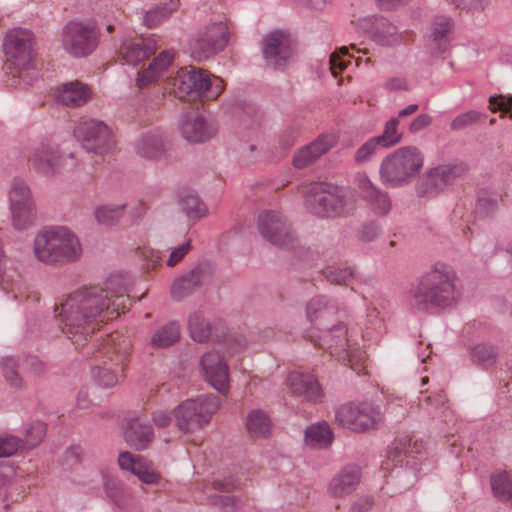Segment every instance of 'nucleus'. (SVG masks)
I'll return each instance as SVG.
<instances>
[{"mask_svg": "<svg viewBox=\"0 0 512 512\" xmlns=\"http://www.w3.org/2000/svg\"><path fill=\"white\" fill-rule=\"evenodd\" d=\"M471 361L482 367H489L496 362L497 349L487 343H477L470 348Z\"/></svg>", "mask_w": 512, "mask_h": 512, "instance_id": "nucleus-42", "label": "nucleus"}, {"mask_svg": "<svg viewBox=\"0 0 512 512\" xmlns=\"http://www.w3.org/2000/svg\"><path fill=\"white\" fill-rule=\"evenodd\" d=\"M45 434L46 425L40 421L34 422L25 429V437L22 442L27 448H33L43 440Z\"/></svg>", "mask_w": 512, "mask_h": 512, "instance_id": "nucleus-47", "label": "nucleus"}, {"mask_svg": "<svg viewBox=\"0 0 512 512\" xmlns=\"http://www.w3.org/2000/svg\"><path fill=\"white\" fill-rule=\"evenodd\" d=\"M93 378L99 386L104 388H111L118 382L116 374L108 368H95L93 370Z\"/></svg>", "mask_w": 512, "mask_h": 512, "instance_id": "nucleus-52", "label": "nucleus"}, {"mask_svg": "<svg viewBox=\"0 0 512 512\" xmlns=\"http://www.w3.org/2000/svg\"><path fill=\"white\" fill-rule=\"evenodd\" d=\"M373 505V499L369 496L358 498L350 507V512H367Z\"/></svg>", "mask_w": 512, "mask_h": 512, "instance_id": "nucleus-63", "label": "nucleus"}, {"mask_svg": "<svg viewBox=\"0 0 512 512\" xmlns=\"http://www.w3.org/2000/svg\"><path fill=\"white\" fill-rule=\"evenodd\" d=\"M1 366L7 382L14 388L22 387L23 381L18 372V361L14 357H6L3 358Z\"/></svg>", "mask_w": 512, "mask_h": 512, "instance_id": "nucleus-46", "label": "nucleus"}, {"mask_svg": "<svg viewBox=\"0 0 512 512\" xmlns=\"http://www.w3.org/2000/svg\"><path fill=\"white\" fill-rule=\"evenodd\" d=\"M334 439L330 425L327 422H318L310 425L305 430L304 440L306 445L311 448H328Z\"/></svg>", "mask_w": 512, "mask_h": 512, "instance_id": "nucleus-33", "label": "nucleus"}, {"mask_svg": "<svg viewBox=\"0 0 512 512\" xmlns=\"http://www.w3.org/2000/svg\"><path fill=\"white\" fill-rule=\"evenodd\" d=\"M307 209L320 218H336L353 206V195L329 183H314L305 194Z\"/></svg>", "mask_w": 512, "mask_h": 512, "instance_id": "nucleus-5", "label": "nucleus"}, {"mask_svg": "<svg viewBox=\"0 0 512 512\" xmlns=\"http://www.w3.org/2000/svg\"><path fill=\"white\" fill-rule=\"evenodd\" d=\"M201 372L204 379L220 393L229 390V368L218 353L209 352L200 359Z\"/></svg>", "mask_w": 512, "mask_h": 512, "instance_id": "nucleus-21", "label": "nucleus"}, {"mask_svg": "<svg viewBox=\"0 0 512 512\" xmlns=\"http://www.w3.org/2000/svg\"><path fill=\"white\" fill-rule=\"evenodd\" d=\"M127 208V203H110L99 205L94 209V218L98 224L106 227L116 225Z\"/></svg>", "mask_w": 512, "mask_h": 512, "instance_id": "nucleus-34", "label": "nucleus"}, {"mask_svg": "<svg viewBox=\"0 0 512 512\" xmlns=\"http://www.w3.org/2000/svg\"><path fill=\"white\" fill-rule=\"evenodd\" d=\"M258 230L261 236L278 247L289 245L293 236L286 218L277 211H264L258 217Z\"/></svg>", "mask_w": 512, "mask_h": 512, "instance_id": "nucleus-17", "label": "nucleus"}, {"mask_svg": "<svg viewBox=\"0 0 512 512\" xmlns=\"http://www.w3.org/2000/svg\"><path fill=\"white\" fill-rule=\"evenodd\" d=\"M157 50V42L152 37L127 34L122 38L120 54L128 65L136 66Z\"/></svg>", "mask_w": 512, "mask_h": 512, "instance_id": "nucleus-20", "label": "nucleus"}, {"mask_svg": "<svg viewBox=\"0 0 512 512\" xmlns=\"http://www.w3.org/2000/svg\"><path fill=\"white\" fill-rule=\"evenodd\" d=\"M457 276L449 265L437 262L410 287L409 305L418 312L432 313L455 305L460 297Z\"/></svg>", "mask_w": 512, "mask_h": 512, "instance_id": "nucleus-2", "label": "nucleus"}, {"mask_svg": "<svg viewBox=\"0 0 512 512\" xmlns=\"http://www.w3.org/2000/svg\"><path fill=\"white\" fill-rule=\"evenodd\" d=\"M348 54V48L347 47H342L340 50H339V53H332L329 57V66H330V70L333 74V76H337L338 72L339 71H342L346 65H347V60L342 58V56H347Z\"/></svg>", "mask_w": 512, "mask_h": 512, "instance_id": "nucleus-56", "label": "nucleus"}, {"mask_svg": "<svg viewBox=\"0 0 512 512\" xmlns=\"http://www.w3.org/2000/svg\"><path fill=\"white\" fill-rule=\"evenodd\" d=\"M127 207H129L130 216L135 220L143 217L147 211V207L145 206V204L140 202H135L132 205L127 204Z\"/></svg>", "mask_w": 512, "mask_h": 512, "instance_id": "nucleus-64", "label": "nucleus"}, {"mask_svg": "<svg viewBox=\"0 0 512 512\" xmlns=\"http://www.w3.org/2000/svg\"><path fill=\"white\" fill-rule=\"evenodd\" d=\"M103 486L111 499H115L120 492V482L110 475L103 474Z\"/></svg>", "mask_w": 512, "mask_h": 512, "instance_id": "nucleus-60", "label": "nucleus"}, {"mask_svg": "<svg viewBox=\"0 0 512 512\" xmlns=\"http://www.w3.org/2000/svg\"><path fill=\"white\" fill-rule=\"evenodd\" d=\"M188 328L192 339L197 342L206 341L210 336V325L200 313L189 316Z\"/></svg>", "mask_w": 512, "mask_h": 512, "instance_id": "nucleus-44", "label": "nucleus"}, {"mask_svg": "<svg viewBox=\"0 0 512 512\" xmlns=\"http://www.w3.org/2000/svg\"><path fill=\"white\" fill-rule=\"evenodd\" d=\"M126 442L136 450L148 447L153 438L151 427L141 418L131 419L124 433Z\"/></svg>", "mask_w": 512, "mask_h": 512, "instance_id": "nucleus-32", "label": "nucleus"}, {"mask_svg": "<svg viewBox=\"0 0 512 512\" xmlns=\"http://www.w3.org/2000/svg\"><path fill=\"white\" fill-rule=\"evenodd\" d=\"M317 345L328 350L332 355L348 360L352 366L364 361L358 340L342 323L322 331Z\"/></svg>", "mask_w": 512, "mask_h": 512, "instance_id": "nucleus-12", "label": "nucleus"}, {"mask_svg": "<svg viewBox=\"0 0 512 512\" xmlns=\"http://www.w3.org/2000/svg\"><path fill=\"white\" fill-rule=\"evenodd\" d=\"M451 29V23L449 18L440 16L435 19L432 24V38L434 41L439 42L441 46L442 41L446 38V35Z\"/></svg>", "mask_w": 512, "mask_h": 512, "instance_id": "nucleus-51", "label": "nucleus"}, {"mask_svg": "<svg viewBox=\"0 0 512 512\" xmlns=\"http://www.w3.org/2000/svg\"><path fill=\"white\" fill-rule=\"evenodd\" d=\"M510 106H512V96L505 97L503 95H498L490 96L489 98V108L492 112L500 110L503 113H509L510 117H512V110Z\"/></svg>", "mask_w": 512, "mask_h": 512, "instance_id": "nucleus-54", "label": "nucleus"}, {"mask_svg": "<svg viewBox=\"0 0 512 512\" xmlns=\"http://www.w3.org/2000/svg\"><path fill=\"white\" fill-rule=\"evenodd\" d=\"M21 441L15 436L0 437V458L13 455L20 447Z\"/></svg>", "mask_w": 512, "mask_h": 512, "instance_id": "nucleus-55", "label": "nucleus"}, {"mask_svg": "<svg viewBox=\"0 0 512 512\" xmlns=\"http://www.w3.org/2000/svg\"><path fill=\"white\" fill-rule=\"evenodd\" d=\"M93 95L92 88L78 80L63 83L55 91L56 101L72 108L84 106L93 98Z\"/></svg>", "mask_w": 512, "mask_h": 512, "instance_id": "nucleus-27", "label": "nucleus"}, {"mask_svg": "<svg viewBox=\"0 0 512 512\" xmlns=\"http://www.w3.org/2000/svg\"><path fill=\"white\" fill-rule=\"evenodd\" d=\"M360 479L361 471L359 467L353 465L345 466L332 478L328 491L334 497H344L357 488Z\"/></svg>", "mask_w": 512, "mask_h": 512, "instance_id": "nucleus-30", "label": "nucleus"}, {"mask_svg": "<svg viewBox=\"0 0 512 512\" xmlns=\"http://www.w3.org/2000/svg\"><path fill=\"white\" fill-rule=\"evenodd\" d=\"M224 90V82L221 78L216 76H210L208 78L207 92L204 97L209 99H216Z\"/></svg>", "mask_w": 512, "mask_h": 512, "instance_id": "nucleus-58", "label": "nucleus"}, {"mask_svg": "<svg viewBox=\"0 0 512 512\" xmlns=\"http://www.w3.org/2000/svg\"><path fill=\"white\" fill-rule=\"evenodd\" d=\"M208 278L207 270L198 265L189 272L176 277L171 285V296L174 300L180 301L190 296Z\"/></svg>", "mask_w": 512, "mask_h": 512, "instance_id": "nucleus-29", "label": "nucleus"}, {"mask_svg": "<svg viewBox=\"0 0 512 512\" xmlns=\"http://www.w3.org/2000/svg\"><path fill=\"white\" fill-rule=\"evenodd\" d=\"M176 56L174 49L160 52L148 65L146 69L138 72L136 83L139 88H144L152 83L163 79L169 72Z\"/></svg>", "mask_w": 512, "mask_h": 512, "instance_id": "nucleus-26", "label": "nucleus"}, {"mask_svg": "<svg viewBox=\"0 0 512 512\" xmlns=\"http://www.w3.org/2000/svg\"><path fill=\"white\" fill-rule=\"evenodd\" d=\"M229 35V28L224 19L209 21L190 40V56L199 62L209 59L225 49Z\"/></svg>", "mask_w": 512, "mask_h": 512, "instance_id": "nucleus-9", "label": "nucleus"}, {"mask_svg": "<svg viewBox=\"0 0 512 512\" xmlns=\"http://www.w3.org/2000/svg\"><path fill=\"white\" fill-rule=\"evenodd\" d=\"M382 230L376 222L365 223L359 230V237L364 242H370L379 237Z\"/></svg>", "mask_w": 512, "mask_h": 512, "instance_id": "nucleus-57", "label": "nucleus"}, {"mask_svg": "<svg viewBox=\"0 0 512 512\" xmlns=\"http://www.w3.org/2000/svg\"><path fill=\"white\" fill-rule=\"evenodd\" d=\"M247 428L253 436L264 437L271 431V420L266 412L253 410L247 415Z\"/></svg>", "mask_w": 512, "mask_h": 512, "instance_id": "nucleus-40", "label": "nucleus"}, {"mask_svg": "<svg viewBox=\"0 0 512 512\" xmlns=\"http://www.w3.org/2000/svg\"><path fill=\"white\" fill-rule=\"evenodd\" d=\"M190 248H191L190 241H186L179 247L172 250L167 261H166L167 266L173 267L176 264H178L185 257V255L189 252Z\"/></svg>", "mask_w": 512, "mask_h": 512, "instance_id": "nucleus-59", "label": "nucleus"}, {"mask_svg": "<svg viewBox=\"0 0 512 512\" xmlns=\"http://www.w3.org/2000/svg\"><path fill=\"white\" fill-rule=\"evenodd\" d=\"M220 407L219 397L213 394L186 399L173 410L176 425L184 433L200 430L210 423Z\"/></svg>", "mask_w": 512, "mask_h": 512, "instance_id": "nucleus-6", "label": "nucleus"}, {"mask_svg": "<svg viewBox=\"0 0 512 512\" xmlns=\"http://www.w3.org/2000/svg\"><path fill=\"white\" fill-rule=\"evenodd\" d=\"M13 227L24 231L33 226L36 218L35 204L9 207Z\"/></svg>", "mask_w": 512, "mask_h": 512, "instance_id": "nucleus-39", "label": "nucleus"}, {"mask_svg": "<svg viewBox=\"0 0 512 512\" xmlns=\"http://www.w3.org/2000/svg\"><path fill=\"white\" fill-rule=\"evenodd\" d=\"M398 126V117H392L385 123L382 134L375 136L382 144V148H389L401 141V133L398 131Z\"/></svg>", "mask_w": 512, "mask_h": 512, "instance_id": "nucleus-45", "label": "nucleus"}, {"mask_svg": "<svg viewBox=\"0 0 512 512\" xmlns=\"http://www.w3.org/2000/svg\"><path fill=\"white\" fill-rule=\"evenodd\" d=\"M356 27L380 46L390 47L401 43L402 35L398 28L383 16L361 17L357 20Z\"/></svg>", "mask_w": 512, "mask_h": 512, "instance_id": "nucleus-15", "label": "nucleus"}, {"mask_svg": "<svg viewBox=\"0 0 512 512\" xmlns=\"http://www.w3.org/2000/svg\"><path fill=\"white\" fill-rule=\"evenodd\" d=\"M138 155L147 159L160 157L164 152V135L159 129L147 131L139 136L135 142Z\"/></svg>", "mask_w": 512, "mask_h": 512, "instance_id": "nucleus-31", "label": "nucleus"}, {"mask_svg": "<svg viewBox=\"0 0 512 512\" xmlns=\"http://www.w3.org/2000/svg\"><path fill=\"white\" fill-rule=\"evenodd\" d=\"M432 122V118L431 116H429L428 114H421L419 116H417L410 124L409 126V131L411 133H417L421 130H423L424 128H426L427 126H429Z\"/></svg>", "mask_w": 512, "mask_h": 512, "instance_id": "nucleus-62", "label": "nucleus"}, {"mask_svg": "<svg viewBox=\"0 0 512 512\" xmlns=\"http://www.w3.org/2000/svg\"><path fill=\"white\" fill-rule=\"evenodd\" d=\"M335 420L341 427L361 433L377 428L382 414L378 407L370 403L350 402L336 409Z\"/></svg>", "mask_w": 512, "mask_h": 512, "instance_id": "nucleus-13", "label": "nucleus"}, {"mask_svg": "<svg viewBox=\"0 0 512 512\" xmlns=\"http://www.w3.org/2000/svg\"><path fill=\"white\" fill-rule=\"evenodd\" d=\"M9 207L35 204L31 189L27 182L21 178L12 179L8 190Z\"/></svg>", "mask_w": 512, "mask_h": 512, "instance_id": "nucleus-35", "label": "nucleus"}, {"mask_svg": "<svg viewBox=\"0 0 512 512\" xmlns=\"http://www.w3.org/2000/svg\"><path fill=\"white\" fill-rule=\"evenodd\" d=\"M464 169L459 165L442 164L426 171L419 193L433 195L440 193L450 186L462 175Z\"/></svg>", "mask_w": 512, "mask_h": 512, "instance_id": "nucleus-18", "label": "nucleus"}, {"mask_svg": "<svg viewBox=\"0 0 512 512\" xmlns=\"http://www.w3.org/2000/svg\"><path fill=\"white\" fill-rule=\"evenodd\" d=\"M383 87L390 92L404 91L407 90L408 88L407 81L405 80V78L399 76L387 78L383 83Z\"/></svg>", "mask_w": 512, "mask_h": 512, "instance_id": "nucleus-61", "label": "nucleus"}, {"mask_svg": "<svg viewBox=\"0 0 512 512\" xmlns=\"http://www.w3.org/2000/svg\"><path fill=\"white\" fill-rule=\"evenodd\" d=\"M209 74L200 68L185 67L177 71L175 78L170 80L171 85L180 97L194 95L204 97L207 92Z\"/></svg>", "mask_w": 512, "mask_h": 512, "instance_id": "nucleus-19", "label": "nucleus"}, {"mask_svg": "<svg viewBox=\"0 0 512 512\" xmlns=\"http://www.w3.org/2000/svg\"><path fill=\"white\" fill-rule=\"evenodd\" d=\"M424 165L422 152L414 146L396 149L383 158L379 167L382 184L399 188L411 183Z\"/></svg>", "mask_w": 512, "mask_h": 512, "instance_id": "nucleus-4", "label": "nucleus"}, {"mask_svg": "<svg viewBox=\"0 0 512 512\" xmlns=\"http://www.w3.org/2000/svg\"><path fill=\"white\" fill-rule=\"evenodd\" d=\"M35 45V36L29 29L16 27L7 31L3 53L8 68L18 72L33 69L37 58Z\"/></svg>", "mask_w": 512, "mask_h": 512, "instance_id": "nucleus-7", "label": "nucleus"}, {"mask_svg": "<svg viewBox=\"0 0 512 512\" xmlns=\"http://www.w3.org/2000/svg\"><path fill=\"white\" fill-rule=\"evenodd\" d=\"M129 347V342L126 339L120 341L119 334H111L105 340L104 350L105 353H119L124 355Z\"/></svg>", "mask_w": 512, "mask_h": 512, "instance_id": "nucleus-53", "label": "nucleus"}, {"mask_svg": "<svg viewBox=\"0 0 512 512\" xmlns=\"http://www.w3.org/2000/svg\"><path fill=\"white\" fill-rule=\"evenodd\" d=\"M182 136L190 143H202L211 139L216 129L199 114H186L180 121Z\"/></svg>", "mask_w": 512, "mask_h": 512, "instance_id": "nucleus-28", "label": "nucleus"}, {"mask_svg": "<svg viewBox=\"0 0 512 512\" xmlns=\"http://www.w3.org/2000/svg\"><path fill=\"white\" fill-rule=\"evenodd\" d=\"M261 50L267 65L283 69L293 57L294 40L285 31H272L263 37Z\"/></svg>", "mask_w": 512, "mask_h": 512, "instance_id": "nucleus-14", "label": "nucleus"}, {"mask_svg": "<svg viewBox=\"0 0 512 512\" xmlns=\"http://www.w3.org/2000/svg\"><path fill=\"white\" fill-rule=\"evenodd\" d=\"M130 285L126 273H111L103 287H87L74 292L61 305L58 314L61 329L77 345H83L99 325L119 315L129 297Z\"/></svg>", "mask_w": 512, "mask_h": 512, "instance_id": "nucleus-1", "label": "nucleus"}, {"mask_svg": "<svg viewBox=\"0 0 512 512\" xmlns=\"http://www.w3.org/2000/svg\"><path fill=\"white\" fill-rule=\"evenodd\" d=\"M100 31L92 19L71 20L60 34L63 50L72 57L82 58L92 54L99 44Z\"/></svg>", "mask_w": 512, "mask_h": 512, "instance_id": "nucleus-8", "label": "nucleus"}, {"mask_svg": "<svg viewBox=\"0 0 512 512\" xmlns=\"http://www.w3.org/2000/svg\"><path fill=\"white\" fill-rule=\"evenodd\" d=\"M286 385L293 394L308 402L319 403L324 398V392L312 374L291 372L286 379Z\"/></svg>", "mask_w": 512, "mask_h": 512, "instance_id": "nucleus-24", "label": "nucleus"}, {"mask_svg": "<svg viewBox=\"0 0 512 512\" xmlns=\"http://www.w3.org/2000/svg\"><path fill=\"white\" fill-rule=\"evenodd\" d=\"M337 308L326 296L313 297L306 306V315L310 322L325 319L333 315Z\"/></svg>", "mask_w": 512, "mask_h": 512, "instance_id": "nucleus-36", "label": "nucleus"}, {"mask_svg": "<svg viewBox=\"0 0 512 512\" xmlns=\"http://www.w3.org/2000/svg\"><path fill=\"white\" fill-rule=\"evenodd\" d=\"M380 148H382V144L376 139V137L367 139L353 155L355 164L357 166H362L371 162Z\"/></svg>", "mask_w": 512, "mask_h": 512, "instance_id": "nucleus-43", "label": "nucleus"}, {"mask_svg": "<svg viewBox=\"0 0 512 512\" xmlns=\"http://www.w3.org/2000/svg\"><path fill=\"white\" fill-rule=\"evenodd\" d=\"M179 337V326L175 322H171L153 332L150 337V344L154 348H166L176 343Z\"/></svg>", "mask_w": 512, "mask_h": 512, "instance_id": "nucleus-37", "label": "nucleus"}, {"mask_svg": "<svg viewBox=\"0 0 512 512\" xmlns=\"http://www.w3.org/2000/svg\"><path fill=\"white\" fill-rule=\"evenodd\" d=\"M491 488L497 499L512 502V474L508 472L493 474L491 476Z\"/></svg>", "mask_w": 512, "mask_h": 512, "instance_id": "nucleus-41", "label": "nucleus"}, {"mask_svg": "<svg viewBox=\"0 0 512 512\" xmlns=\"http://www.w3.org/2000/svg\"><path fill=\"white\" fill-rule=\"evenodd\" d=\"M482 116V113L477 110L466 111L456 116L452 120L450 127L452 130L455 131L463 130L471 125L476 124L481 119Z\"/></svg>", "mask_w": 512, "mask_h": 512, "instance_id": "nucleus-48", "label": "nucleus"}, {"mask_svg": "<svg viewBox=\"0 0 512 512\" xmlns=\"http://www.w3.org/2000/svg\"><path fill=\"white\" fill-rule=\"evenodd\" d=\"M422 444L417 441L412 442L410 438L400 439L395 443L393 449L394 458H398L397 463H403L405 461V468H396L393 470V474L400 480H405L403 488H409L417 480V472L420 470L417 468V462L415 461L416 455L420 453Z\"/></svg>", "mask_w": 512, "mask_h": 512, "instance_id": "nucleus-16", "label": "nucleus"}, {"mask_svg": "<svg viewBox=\"0 0 512 512\" xmlns=\"http://www.w3.org/2000/svg\"><path fill=\"white\" fill-rule=\"evenodd\" d=\"M118 465L121 470L132 473L145 484H156L161 479L160 474L150 461L128 451L119 454Z\"/></svg>", "mask_w": 512, "mask_h": 512, "instance_id": "nucleus-23", "label": "nucleus"}, {"mask_svg": "<svg viewBox=\"0 0 512 512\" xmlns=\"http://www.w3.org/2000/svg\"><path fill=\"white\" fill-rule=\"evenodd\" d=\"M74 136L85 150L98 155L111 153L116 145L112 129L96 118H80L75 124Z\"/></svg>", "mask_w": 512, "mask_h": 512, "instance_id": "nucleus-10", "label": "nucleus"}, {"mask_svg": "<svg viewBox=\"0 0 512 512\" xmlns=\"http://www.w3.org/2000/svg\"><path fill=\"white\" fill-rule=\"evenodd\" d=\"M356 183L362 198L377 216H386L392 208L389 194L375 185L365 173L356 175Z\"/></svg>", "mask_w": 512, "mask_h": 512, "instance_id": "nucleus-22", "label": "nucleus"}, {"mask_svg": "<svg viewBox=\"0 0 512 512\" xmlns=\"http://www.w3.org/2000/svg\"><path fill=\"white\" fill-rule=\"evenodd\" d=\"M336 143V138L331 134L319 135L314 141L302 147L294 154L293 166L302 169L313 164L321 156L329 152Z\"/></svg>", "mask_w": 512, "mask_h": 512, "instance_id": "nucleus-25", "label": "nucleus"}, {"mask_svg": "<svg viewBox=\"0 0 512 512\" xmlns=\"http://www.w3.org/2000/svg\"><path fill=\"white\" fill-rule=\"evenodd\" d=\"M179 204L182 211L192 219H200L207 213V207L193 191L181 192Z\"/></svg>", "mask_w": 512, "mask_h": 512, "instance_id": "nucleus-38", "label": "nucleus"}, {"mask_svg": "<svg viewBox=\"0 0 512 512\" xmlns=\"http://www.w3.org/2000/svg\"><path fill=\"white\" fill-rule=\"evenodd\" d=\"M325 278L335 284H347L353 277L354 272L351 268H330L324 272Z\"/></svg>", "mask_w": 512, "mask_h": 512, "instance_id": "nucleus-50", "label": "nucleus"}, {"mask_svg": "<svg viewBox=\"0 0 512 512\" xmlns=\"http://www.w3.org/2000/svg\"><path fill=\"white\" fill-rule=\"evenodd\" d=\"M500 199L497 196L482 195L477 201V212L482 216L493 215L499 208Z\"/></svg>", "mask_w": 512, "mask_h": 512, "instance_id": "nucleus-49", "label": "nucleus"}, {"mask_svg": "<svg viewBox=\"0 0 512 512\" xmlns=\"http://www.w3.org/2000/svg\"><path fill=\"white\" fill-rule=\"evenodd\" d=\"M37 260L45 264H69L82 256L78 236L66 226H53L37 233L33 242Z\"/></svg>", "mask_w": 512, "mask_h": 512, "instance_id": "nucleus-3", "label": "nucleus"}, {"mask_svg": "<svg viewBox=\"0 0 512 512\" xmlns=\"http://www.w3.org/2000/svg\"><path fill=\"white\" fill-rule=\"evenodd\" d=\"M29 161L45 177L72 172L78 167V160L73 152L51 144H41L35 148Z\"/></svg>", "mask_w": 512, "mask_h": 512, "instance_id": "nucleus-11", "label": "nucleus"}]
</instances>
